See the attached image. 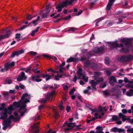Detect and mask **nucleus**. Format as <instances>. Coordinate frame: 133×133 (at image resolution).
I'll return each instance as SVG.
<instances>
[{
  "instance_id": "nucleus-1",
  "label": "nucleus",
  "mask_w": 133,
  "mask_h": 133,
  "mask_svg": "<svg viewBox=\"0 0 133 133\" xmlns=\"http://www.w3.org/2000/svg\"><path fill=\"white\" fill-rule=\"evenodd\" d=\"M121 42L123 43L125 45V47H124V44L122 43L118 44V41H115L111 42H108L107 43L110 45V48L111 49H114L118 47L122 48L120 51L121 52L126 54L129 52L130 49L132 47V41L130 38H121Z\"/></svg>"
},
{
  "instance_id": "nucleus-2",
  "label": "nucleus",
  "mask_w": 133,
  "mask_h": 133,
  "mask_svg": "<svg viewBox=\"0 0 133 133\" xmlns=\"http://www.w3.org/2000/svg\"><path fill=\"white\" fill-rule=\"evenodd\" d=\"M30 98V95H28L26 93L23 94L21 100L18 102H14L13 104V105L17 108L20 107V109L18 110V112H19L21 110L25 109L26 106V103L28 102H30L29 100Z\"/></svg>"
},
{
  "instance_id": "nucleus-3",
  "label": "nucleus",
  "mask_w": 133,
  "mask_h": 133,
  "mask_svg": "<svg viewBox=\"0 0 133 133\" xmlns=\"http://www.w3.org/2000/svg\"><path fill=\"white\" fill-rule=\"evenodd\" d=\"M20 118L19 116L15 117L13 115H11L8 118H6V120H4L2 123L3 126V130H5L8 127L10 126L11 124V119H13L14 121H18Z\"/></svg>"
},
{
  "instance_id": "nucleus-4",
  "label": "nucleus",
  "mask_w": 133,
  "mask_h": 133,
  "mask_svg": "<svg viewBox=\"0 0 133 133\" xmlns=\"http://www.w3.org/2000/svg\"><path fill=\"white\" fill-rule=\"evenodd\" d=\"M55 90H53L50 93H48L45 96V98L50 101H51L53 98L54 95L55 93Z\"/></svg>"
},
{
  "instance_id": "nucleus-5",
  "label": "nucleus",
  "mask_w": 133,
  "mask_h": 133,
  "mask_svg": "<svg viewBox=\"0 0 133 133\" xmlns=\"http://www.w3.org/2000/svg\"><path fill=\"white\" fill-rule=\"evenodd\" d=\"M94 76L93 77L94 78L95 80L98 82H102L103 79L102 78H98V77L101 75L100 73L99 72H96L94 73Z\"/></svg>"
},
{
  "instance_id": "nucleus-6",
  "label": "nucleus",
  "mask_w": 133,
  "mask_h": 133,
  "mask_svg": "<svg viewBox=\"0 0 133 133\" xmlns=\"http://www.w3.org/2000/svg\"><path fill=\"white\" fill-rule=\"evenodd\" d=\"M75 0H70L69 1H68V0H66V1L62 3L61 4V5L63 8L66 7L68 5H71L72 3H73Z\"/></svg>"
},
{
  "instance_id": "nucleus-7",
  "label": "nucleus",
  "mask_w": 133,
  "mask_h": 133,
  "mask_svg": "<svg viewBox=\"0 0 133 133\" xmlns=\"http://www.w3.org/2000/svg\"><path fill=\"white\" fill-rule=\"evenodd\" d=\"M24 52V51L23 49L17 51H14L12 52L11 55L10 57L11 58H14L15 56H18L20 54L23 53Z\"/></svg>"
},
{
  "instance_id": "nucleus-8",
  "label": "nucleus",
  "mask_w": 133,
  "mask_h": 133,
  "mask_svg": "<svg viewBox=\"0 0 133 133\" xmlns=\"http://www.w3.org/2000/svg\"><path fill=\"white\" fill-rule=\"evenodd\" d=\"M125 130L124 129L121 128H119L117 127L112 128L110 130L111 132H114L115 133L118 132L119 133L121 132H124Z\"/></svg>"
},
{
  "instance_id": "nucleus-9",
  "label": "nucleus",
  "mask_w": 133,
  "mask_h": 133,
  "mask_svg": "<svg viewBox=\"0 0 133 133\" xmlns=\"http://www.w3.org/2000/svg\"><path fill=\"white\" fill-rule=\"evenodd\" d=\"M27 78V77L25 75L24 72H22L21 73V75L17 78V81L20 82L25 80Z\"/></svg>"
},
{
  "instance_id": "nucleus-10",
  "label": "nucleus",
  "mask_w": 133,
  "mask_h": 133,
  "mask_svg": "<svg viewBox=\"0 0 133 133\" xmlns=\"http://www.w3.org/2000/svg\"><path fill=\"white\" fill-rule=\"evenodd\" d=\"M104 50V48L102 46L100 47L97 46L94 48L93 51L95 53H99L102 52Z\"/></svg>"
},
{
  "instance_id": "nucleus-11",
  "label": "nucleus",
  "mask_w": 133,
  "mask_h": 133,
  "mask_svg": "<svg viewBox=\"0 0 133 133\" xmlns=\"http://www.w3.org/2000/svg\"><path fill=\"white\" fill-rule=\"evenodd\" d=\"M11 34V31L9 30L6 32V34L4 35H2L0 36V40L4 39L6 38H8Z\"/></svg>"
},
{
  "instance_id": "nucleus-12",
  "label": "nucleus",
  "mask_w": 133,
  "mask_h": 133,
  "mask_svg": "<svg viewBox=\"0 0 133 133\" xmlns=\"http://www.w3.org/2000/svg\"><path fill=\"white\" fill-rule=\"evenodd\" d=\"M109 83L113 85H114V82H116L117 81V80L116 79L115 77L113 76H111L110 78L109 79Z\"/></svg>"
},
{
  "instance_id": "nucleus-13",
  "label": "nucleus",
  "mask_w": 133,
  "mask_h": 133,
  "mask_svg": "<svg viewBox=\"0 0 133 133\" xmlns=\"http://www.w3.org/2000/svg\"><path fill=\"white\" fill-rule=\"evenodd\" d=\"M115 0H109L108 4L106 9L108 11L111 8V6L115 1Z\"/></svg>"
},
{
  "instance_id": "nucleus-14",
  "label": "nucleus",
  "mask_w": 133,
  "mask_h": 133,
  "mask_svg": "<svg viewBox=\"0 0 133 133\" xmlns=\"http://www.w3.org/2000/svg\"><path fill=\"white\" fill-rule=\"evenodd\" d=\"M99 82L97 81L96 82L94 80H92L89 83L91 85V86L93 89L96 90V85Z\"/></svg>"
},
{
  "instance_id": "nucleus-15",
  "label": "nucleus",
  "mask_w": 133,
  "mask_h": 133,
  "mask_svg": "<svg viewBox=\"0 0 133 133\" xmlns=\"http://www.w3.org/2000/svg\"><path fill=\"white\" fill-rule=\"evenodd\" d=\"M118 61L122 63L127 62L126 55H123L121 57L118 59Z\"/></svg>"
},
{
  "instance_id": "nucleus-16",
  "label": "nucleus",
  "mask_w": 133,
  "mask_h": 133,
  "mask_svg": "<svg viewBox=\"0 0 133 133\" xmlns=\"http://www.w3.org/2000/svg\"><path fill=\"white\" fill-rule=\"evenodd\" d=\"M44 75V74H39L38 75L35 74L34 76H32L31 78V80L32 81H34V79L36 78H40L42 76H43V75Z\"/></svg>"
},
{
  "instance_id": "nucleus-17",
  "label": "nucleus",
  "mask_w": 133,
  "mask_h": 133,
  "mask_svg": "<svg viewBox=\"0 0 133 133\" xmlns=\"http://www.w3.org/2000/svg\"><path fill=\"white\" fill-rule=\"evenodd\" d=\"M75 122L73 123H68L66 122L65 123L63 124V126H65V125H67L68 127H71V128H72V129L74 127V124H75Z\"/></svg>"
},
{
  "instance_id": "nucleus-18",
  "label": "nucleus",
  "mask_w": 133,
  "mask_h": 133,
  "mask_svg": "<svg viewBox=\"0 0 133 133\" xmlns=\"http://www.w3.org/2000/svg\"><path fill=\"white\" fill-rule=\"evenodd\" d=\"M133 94V90L130 89L129 91H127L126 92V95L128 96H131Z\"/></svg>"
},
{
  "instance_id": "nucleus-19",
  "label": "nucleus",
  "mask_w": 133,
  "mask_h": 133,
  "mask_svg": "<svg viewBox=\"0 0 133 133\" xmlns=\"http://www.w3.org/2000/svg\"><path fill=\"white\" fill-rule=\"evenodd\" d=\"M50 7L49 6V5H48L46 6L45 10H43V11L48 15V13L50 12Z\"/></svg>"
},
{
  "instance_id": "nucleus-20",
  "label": "nucleus",
  "mask_w": 133,
  "mask_h": 133,
  "mask_svg": "<svg viewBox=\"0 0 133 133\" xmlns=\"http://www.w3.org/2000/svg\"><path fill=\"white\" fill-rule=\"evenodd\" d=\"M51 76L48 74L45 75L44 74V75L42 76V77L43 78H45L46 77L47 78H46L45 79L46 81H48L51 78Z\"/></svg>"
},
{
  "instance_id": "nucleus-21",
  "label": "nucleus",
  "mask_w": 133,
  "mask_h": 133,
  "mask_svg": "<svg viewBox=\"0 0 133 133\" xmlns=\"http://www.w3.org/2000/svg\"><path fill=\"white\" fill-rule=\"evenodd\" d=\"M53 88V87L52 86H50L48 84H45L44 85V87L42 88V89L43 90L45 89H47L48 88L50 90H51V89Z\"/></svg>"
},
{
  "instance_id": "nucleus-22",
  "label": "nucleus",
  "mask_w": 133,
  "mask_h": 133,
  "mask_svg": "<svg viewBox=\"0 0 133 133\" xmlns=\"http://www.w3.org/2000/svg\"><path fill=\"white\" fill-rule=\"evenodd\" d=\"M41 16L42 19H44L46 18H48L49 16L48 14L44 12H42L41 13Z\"/></svg>"
},
{
  "instance_id": "nucleus-23",
  "label": "nucleus",
  "mask_w": 133,
  "mask_h": 133,
  "mask_svg": "<svg viewBox=\"0 0 133 133\" xmlns=\"http://www.w3.org/2000/svg\"><path fill=\"white\" fill-rule=\"evenodd\" d=\"M91 62L89 60L84 61L83 62L84 66L85 67H90Z\"/></svg>"
},
{
  "instance_id": "nucleus-24",
  "label": "nucleus",
  "mask_w": 133,
  "mask_h": 133,
  "mask_svg": "<svg viewBox=\"0 0 133 133\" xmlns=\"http://www.w3.org/2000/svg\"><path fill=\"white\" fill-rule=\"evenodd\" d=\"M118 119V118L116 115H113L112 116V119H110L109 120V122L116 121Z\"/></svg>"
},
{
  "instance_id": "nucleus-25",
  "label": "nucleus",
  "mask_w": 133,
  "mask_h": 133,
  "mask_svg": "<svg viewBox=\"0 0 133 133\" xmlns=\"http://www.w3.org/2000/svg\"><path fill=\"white\" fill-rule=\"evenodd\" d=\"M119 117L120 118H122V121L123 122H125L126 120V118L124 117L126 116L123 115L122 113H120L119 114Z\"/></svg>"
},
{
  "instance_id": "nucleus-26",
  "label": "nucleus",
  "mask_w": 133,
  "mask_h": 133,
  "mask_svg": "<svg viewBox=\"0 0 133 133\" xmlns=\"http://www.w3.org/2000/svg\"><path fill=\"white\" fill-rule=\"evenodd\" d=\"M56 8L58 9L57 10V12H61L62 11V9L63 8L62 6L61 5H58L57 6H56Z\"/></svg>"
},
{
  "instance_id": "nucleus-27",
  "label": "nucleus",
  "mask_w": 133,
  "mask_h": 133,
  "mask_svg": "<svg viewBox=\"0 0 133 133\" xmlns=\"http://www.w3.org/2000/svg\"><path fill=\"white\" fill-rule=\"evenodd\" d=\"M97 1V0H95L93 2H92L90 3V9H91L93 6L96 4V3Z\"/></svg>"
},
{
  "instance_id": "nucleus-28",
  "label": "nucleus",
  "mask_w": 133,
  "mask_h": 133,
  "mask_svg": "<svg viewBox=\"0 0 133 133\" xmlns=\"http://www.w3.org/2000/svg\"><path fill=\"white\" fill-rule=\"evenodd\" d=\"M127 62L132 60L133 59V56L131 55L126 56Z\"/></svg>"
},
{
  "instance_id": "nucleus-29",
  "label": "nucleus",
  "mask_w": 133,
  "mask_h": 133,
  "mask_svg": "<svg viewBox=\"0 0 133 133\" xmlns=\"http://www.w3.org/2000/svg\"><path fill=\"white\" fill-rule=\"evenodd\" d=\"M90 67L93 69H95L97 68V65L96 63L91 62Z\"/></svg>"
},
{
  "instance_id": "nucleus-30",
  "label": "nucleus",
  "mask_w": 133,
  "mask_h": 133,
  "mask_svg": "<svg viewBox=\"0 0 133 133\" xmlns=\"http://www.w3.org/2000/svg\"><path fill=\"white\" fill-rule=\"evenodd\" d=\"M105 63L106 64H109L110 63V58L109 57H106L105 59Z\"/></svg>"
},
{
  "instance_id": "nucleus-31",
  "label": "nucleus",
  "mask_w": 133,
  "mask_h": 133,
  "mask_svg": "<svg viewBox=\"0 0 133 133\" xmlns=\"http://www.w3.org/2000/svg\"><path fill=\"white\" fill-rule=\"evenodd\" d=\"M39 122H38L37 123H35L33 125L31 126L32 128V129H38V126H37V125L39 124Z\"/></svg>"
},
{
  "instance_id": "nucleus-32",
  "label": "nucleus",
  "mask_w": 133,
  "mask_h": 133,
  "mask_svg": "<svg viewBox=\"0 0 133 133\" xmlns=\"http://www.w3.org/2000/svg\"><path fill=\"white\" fill-rule=\"evenodd\" d=\"M128 4V1H127L124 0L122 3V4L123 7L127 6Z\"/></svg>"
},
{
  "instance_id": "nucleus-33",
  "label": "nucleus",
  "mask_w": 133,
  "mask_h": 133,
  "mask_svg": "<svg viewBox=\"0 0 133 133\" xmlns=\"http://www.w3.org/2000/svg\"><path fill=\"white\" fill-rule=\"evenodd\" d=\"M34 17L30 14H28L26 15V18L27 20H30L31 19Z\"/></svg>"
},
{
  "instance_id": "nucleus-34",
  "label": "nucleus",
  "mask_w": 133,
  "mask_h": 133,
  "mask_svg": "<svg viewBox=\"0 0 133 133\" xmlns=\"http://www.w3.org/2000/svg\"><path fill=\"white\" fill-rule=\"evenodd\" d=\"M8 110L7 112V114H8L9 115H11L12 112V106L10 107H8Z\"/></svg>"
},
{
  "instance_id": "nucleus-35",
  "label": "nucleus",
  "mask_w": 133,
  "mask_h": 133,
  "mask_svg": "<svg viewBox=\"0 0 133 133\" xmlns=\"http://www.w3.org/2000/svg\"><path fill=\"white\" fill-rule=\"evenodd\" d=\"M10 65L8 63H6L4 65V68L5 69L6 71H7L9 68Z\"/></svg>"
},
{
  "instance_id": "nucleus-36",
  "label": "nucleus",
  "mask_w": 133,
  "mask_h": 133,
  "mask_svg": "<svg viewBox=\"0 0 133 133\" xmlns=\"http://www.w3.org/2000/svg\"><path fill=\"white\" fill-rule=\"evenodd\" d=\"M27 109H25L23 111L20 112V111L19 112H20L21 113V116H23L24 114L27 112Z\"/></svg>"
},
{
  "instance_id": "nucleus-37",
  "label": "nucleus",
  "mask_w": 133,
  "mask_h": 133,
  "mask_svg": "<svg viewBox=\"0 0 133 133\" xmlns=\"http://www.w3.org/2000/svg\"><path fill=\"white\" fill-rule=\"evenodd\" d=\"M43 56L44 57L47 58L49 59H54L53 57H52L51 56H49L48 55H43Z\"/></svg>"
},
{
  "instance_id": "nucleus-38",
  "label": "nucleus",
  "mask_w": 133,
  "mask_h": 133,
  "mask_svg": "<svg viewBox=\"0 0 133 133\" xmlns=\"http://www.w3.org/2000/svg\"><path fill=\"white\" fill-rule=\"evenodd\" d=\"M75 90L76 89L74 88L72 89L69 92L70 95H71L73 94L74 92L75 91Z\"/></svg>"
},
{
  "instance_id": "nucleus-39",
  "label": "nucleus",
  "mask_w": 133,
  "mask_h": 133,
  "mask_svg": "<svg viewBox=\"0 0 133 133\" xmlns=\"http://www.w3.org/2000/svg\"><path fill=\"white\" fill-rule=\"evenodd\" d=\"M45 99L43 98H42L41 100V102L42 103H45L47 101V99L46 98H45Z\"/></svg>"
},
{
  "instance_id": "nucleus-40",
  "label": "nucleus",
  "mask_w": 133,
  "mask_h": 133,
  "mask_svg": "<svg viewBox=\"0 0 133 133\" xmlns=\"http://www.w3.org/2000/svg\"><path fill=\"white\" fill-rule=\"evenodd\" d=\"M86 55L88 56L89 58H90L92 55V53L90 52L86 53Z\"/></svg>"
},
{
  "instance_id": "nucleus-41",
  "label": "nucleus",
  "mask_w": 133,
  "mask_h": 133,
  "mask_svg": "<svg viewBox=\"0 0 133 133\" xmlns=\"http://www.w3.org/2000/svg\"><path fill=\"white\" fill-rule=\"evenodd\" d=\"M63 102H61V104L59 106V108L61 110H63L64 109V107L63 106L62 104Z\"/></svg>"
},
{
  "instance_id": "nucleus-42",
  "label": "nucleus",
  "mask_w": 133,
  "mask_h": 133,
  "mask_svg": "<svg viewBox=\"0 0 133 133\" xmlns=\"http://www.w3.org/2000/svg\"><path fill=\"white\" fill-rule=\"evenodd\" d=\"M71 16L70 15H69V16H67L64 18H62V19H65L66 20H67L71 18Z\"/></svg>"
},
{
  "instance_id": "nucleus-43",
  "label": "nucleus",
  "mask_w": 133,
  "mask_h": 133,
  "mask_svg": "<svg viewBox=\"0 0 133 133\" xmlns=\"http://www.w3.org/2000/svg\"><path fill=\"white\" fill-rule=\"evenodd\" d=\"M73 58L72 57H70V58L68 59L67 61L68 62H72L73 61Z\"/></svg>"
},
{
  "instance_id": "nucleus-44",
  "label": "nucleus",
  "mask_w": 133,
  "mask_h": 133,
  "mask_svg": "<svg viewBox=\"0 0 133 133\" xmlns=\"http://www.w3.org/2000/svg\"><path fill=\"white\" fill-rule=\"evenodd\" d=\"M31 23L33 24L34 26H35L37 24L38 22L36 20H34Z\"/></svg>"
},
{
  "instance_id": "nucleus-45",
  "label": "nucleus",
  "mask_w": 133,
  "mask_h": 133,
  "mask_svg": "<svg viewBox=\"0 0 133 133\" xmlns=\"http://www.w3.org/2000/svg\"><path fill=\"white\" fill-rule=\"evenodd\" d=\"M130 126H129V128H128V129L127 130V132H132L133 131V128H132L131 129H130Z\"/></svg>"
},
{
  "instance_id": "nucleus-46",
  "label": "nucleus",
  "mask_w": 133,
  "mask_h": 133,
  "mask_svg": "<svg viewBox=\"0 0 133 133\" xmlns=\"http://www.w3.org/2000/svg\"><path fill=\"white\" fill-rule=\"evenodd\" d=\"M95 121V118L94 117H92V119H91L89 120H88L87 121V123H89L92 121Z\"/></svg>"
},
{
  "instance_id": "nucleus-47",
  "label": "nucleus",
  "mask_w": 133,
  "mask_h": 133,
  "mask_svg": "<svg viewBox=\"0 0 133 133\" xmlns=\"http://www.w3.org/2000/svg\"><path fill=\"white\" fill-rule=\"evenodd\" d=\"M96 130H103V128L100 126L97 127L96 128Z\"/></svg>"
},
{
  "instance_id": "nucleus-48",
  "label": "nucleus",
  "mask_w": 133,
  "mask_h": 133,
  "mask_svg": "<svg viewBox=\"0 0 133 133\" xmlns=\"http://www.w3.org/2000/svg\"><path fill=\"white\" fill-rule=\"evenodd\" d=\"M83 11L81 10L80 11L78 12V13H75L74 16H77L81 15L82 12Z\"/></svg>"
},
{
  "instance_id": "nucleus-49",
  "label": "nucleus",
  "mask_w": 133,
  "mask_h": 133,
  "mask_svg": "<svg viewBox=\"0 0 133 133\" xmlns=\"http://www.w3.org/2000/svg\"><path fill=\"white\" fill-rule=\"evenodd\" d=\"M103 93L105 95L107 96H108L110 94V93L109 92H107L106 90L104 91L103 92Z\"/></svg>"
},
{
  "instance_id": "nucleus-50",
  "label": "nucleus",
  "mask_w": 133,
  "mask_h": 133,
  "mask_svg": "<svg viewBox=\"0 0 133 133\" xmlns=\"http://www.w3.org/2000/svg\"><path fill=\"white\" fill-rule=\"evenodd\" d=\"M2 115H3V117H6L8 116V114L7 112H2Z\"/></svg>"
},
{
  "instance_id": "nucleus-51",
  "label": "nucleus",
  "mask_w": 133,
  "mask_h": 133,
  "mask_svg": "<svg viewBox=\"0 0 133 133\" xmlns=\"http://www.w3.org/2000/svg\"><path fill=\"white\" fill-rule=\"evenodd\" d=\"M70 107L69 106L67 105L66 106V110L68 112L70 111Z\"/></svg>"
},
{
  "instance_id": "nucleus-52",
  "label": "nucleus",
  "mask_w": 133,
  "mask_h": 133,
  "mask_svg": "<svg viewBox=\"0 0 133 133\" xmlns=\"http://www.w3.org/2000/svg\"><path fill=\"white\" fill-rule=\"evenodd\" d=\"M21 35L19 33H17L16 34L15 38H20V36Z\"/></svg>"
},
{
  "instance_id": "nucleus-53",
  "label": "nucleus",
  "mask_w": 133,
  "mask_h": 133,
  "mask_svg": "<svg viewBox=\"0 0 133 133\" xmlns=\"http://www.w3.org/2000/svg\"><path fill=\"white\" fill-rule=\"evenodd\" d=\"M63 69L64 70V68L62 66H60L59 69V71L61 73L63 72Z\"/></svg>"
},
{
  "instance_id": "nucleus-54",
  "label": "nucleus",
  "mask_w": 133,
  "mask_h": 133,
  "mask_svg": "<svg viewBox=\"0 0 133 133\" xmlns=\"http://www.w3.org/2000/svg\"><path fill=\"white\" fill-rule=\"evenodd\" d=\"M104 19V18L103 17H101L99 18H98L96 20L97 22L98 23L101 20Z\"/></svg>"
},
{
  "instance_id": "nucleus-55",
  "label": "nucleus",
  "mask_w": 133,
  "mask_h": 133,
  "mask_svg": "<svg viewBox=\"0 0 133 133\" xmlns=\"http://www.w3.org/2000/svg\"><path fill=\"white\" fill-rule=\"evenodd\" d=\"M42 80V79H37L36 78L34 79V81H35L37 82H39L41 81Z\"/></svg>"
},
{
  "instance_id": "nucleus-56",
  "label": "nucleus",
  "mask_w": 133,
  "mask_h": 133,
  "mask_svg": "<svg viewBox=\"0 0 133 133\" xmlns=\"http://www.w3.org/2000/svg\"><path fill=\"white\" fill-rule=\"evenodd\" d=\"M106 74L107 75L110 76L111 74V73L110 71H107L106 72Z\"/></svg>"
},
{
  "instance_id": "nucleus-57",
  "label": "nucleus",
  "mask_w": 133,
  "mask_h": 133,
  "mask_svg": "<svg viewBox=\"0 0 133 133\" xmlns=\"http://www.w3.org/2000/svg\"><path fill=\"white\" fill-rule=\"evenodd\" d=\"M122 112L123 114H125L127 112V110L125 109H123L122 110Z\"/></svg>"
},
{
  "instance_id": "nucleus-58",
  "label": "nucleus",
  "mask_w": 133,
  "mask_h": 133,
  "mask_svg": "<svg viewBox=\"0 0 133 133\" xmlns=\"http://www.w3.org/2000/svg\"><path fill=\"white\" fill-rule=\"evenodd\" d=\"M63 89L64 90H67L69 88V87L67 85H65L64 86Z\"/></svg>"
},
{
  "instance_id": "nucleus-59",
  "label": "nucleus",
  "mask_w": 133,
  "mask_h": 133,
  "mask_svg": "<svg viewBox=\"0 0 133 133\" xmlns=\"http://www.w3.org/2000/svg\"><path fill=\"white\" fill-rule=\"evenodd\" d=\"M123 12L122 11H119L115 12V15H118L119 14H122Z\"/></svg>"
},
{
  "instance_id": "nucleus-60",
  "label": "nucleus",
  "mask_w": 133,
  "mask_h": 133,
  "mask_svg": "<svg viewBox=\"0 0 133 133\" xmlns=\"http://www.w3.org/2000/svg\"><path fill=\"white\" fill-rule=\"evenodd\" d=\"M30 53L31 55H32L33 56H35L37 54V52L34 51H30Z\"/></svg>"
},
{
  "instance_id": "nucleus-61",
  "label": "nucleus",
  "mask_w": 133,
  "mask_h": 133,
  "mask_svg": "<svg viewBox=\"0 0 133 133\" xmlns=\"http://www.w3.org/2000/svg\"><path fill=\"white\" fill-rule=\"evenodd\" d=\"M11 81L10 79H7L6 81V82L8 84H10L11 83Z\"/></svg>"
},
{
  "instance_id": "nucleus-62",
  "label": "nucleus",
  "mask_w": 133,
  "mask_h": 133,
  "mask_svg": "<svg viewBox=\"0 0 133 133\" xmlns=\"http://www.w3.org/2000/svg\"><path fill=\"white\" fill-rule=\"evenodd\" d=\"M52 130H50L47 132V133H56V131H52Z\"/></svg>"
},
{
  "instance_id": "nucleus-63",
  "label": "nucleus",
  "mask_w": 133,
  "mask_h": 133,
  "mask_svg": "<svg viewBox=\"0 0 133 133\" xmlns=\"http://www.w3.org/2000/svg\"><path fill=\"white\" fill-rule=\"evenodd\" d=\"M69 31H72L73 32L75 31V29L74 28L71 27L69 29Z\"/></svg>"
},
{
  "instance_id": "nucleus-64",
  "label": "nucleus",
  "mask_w": 133,
  "mask_h": 133,
  "mask_svg": "<svg viewBox=\"0 0 133 133\" xmlns=\"http://www.w3.org/2000/svg\"><path fill=\"white\" fill-rule=\"evenodd\" d=\"M62 19V18H59L57 20H53V22L54 23H56L57 22L59 21H60Z\"/></svg>"
}]
</instances>
